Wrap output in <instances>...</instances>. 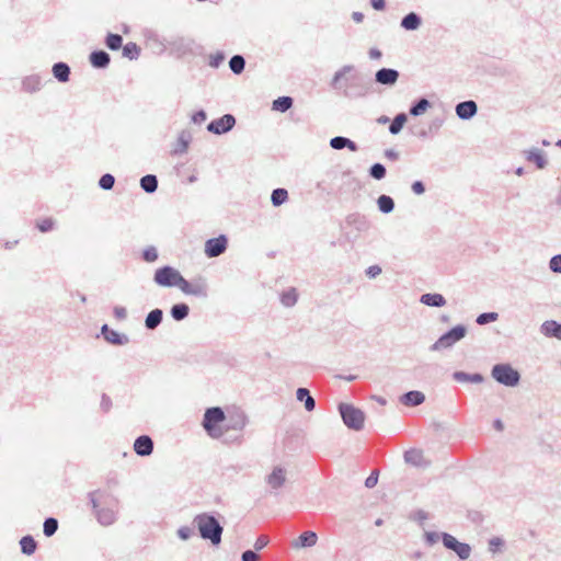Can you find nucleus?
<instances>
[{
	"mask_svg": "<svg viewBox=\"0 0 561 561\" xmlns=\"http://www.w3.org/2000/svg\"><path fill=\"white\" fill-rule=\"evenodd\" d=\"M195 522L199 534L204 539L210 540L214 545L220 543L222 527L215 517L202 514L195 518Z\"/></svg>",
	"mask_w": 561,
	"mask_h": 561,
	"instance_id": "obj_1",
	"label": "nucleus"
},
{
	"mask_svg": "<svg viewBox=\"0 0 561 561\" xmlns=\"http://www.w3.org/2000/svg\"><path fill=\"white\" fill-rule=\"evenodd\" d=\"M226 416L220 408L207 409L204 414L203 426L207 434L213 438H219L224 435L221 424Z\"/></svg>",
	"mask_w": 561,
	"mask_h": 561,
	"instance_id": "obj_2",
	"label": "nucleus"
},
{
	"mask_svg": "<svg viewBox=\"0 0 561 561\" xmlns=\"http://www.w3.org/2000/svg\"><path fill=\"white\" fill-rule=\"evenodd\" d=\"M340 412L345 425L352 430L359 431L364 426L365 414L362 410L352 404L343 403L340 405Z\"/></svg>",
	"mask_w": 561,
	"mask_h": 561,
	"instance_id": "obj_3",
	"label": "nucleus"
},
{
	"mask_svg": "<svg viewBox=\"0 0 561 561\" xmlns=\"http://www.w3.org/2000/svg\"><path fill=\"white\" fill-rule=\"evenodd\" d=\"M181 273L172 266H163L154 273V282L163 287H179L183 280Z\"/></svg>",
	"mask_w": 561,
	"mask_h": 561,
	"instance_id": "obj_4",
	"label": "nucleus"
},
{
	"mask_svg": "<svg viewBox=\"0 0 561 561\" xmlns=\"http://www.w3.org/2000/svg\"><path fill=\"white\" fill-rule=\"evenodd\" d=\"M492 376L505 386H515L519 380V374L510 365H495L492 369Z\"/></svg>",
	"mask_w": 561,
	"mask_h": 561,
	"instance_id": "obj_5",
	"label": "nucleus"
},
{
	"mask_svg": "<svg viewBox=\"0 0 561 561\" xmlns=\"http://www.w3.org/2000/svg\"><path fill=\"white\" fill-rule=\"evenodd\" d=\"M466 329L462 325L453 328L449 332L442 335L437 342L433 345V350H442L451 346L454 343L465 336Z\"/></svg>",
	"mask_w": 561,
	"mask_h": 561,
	"instance_id": "obj_6",
	"label": "nucleus"
},
{
	"mask_svg": "<svg viewBox=\"0 0 561 561\" xmlns=\"http://www.w3.org/2000/svg\"><path fill=\"white\" fill-rule=\"evenodd\" d=\"M234 125V116L231 114H225L220 118L211 121L207 126V130L215 135H221L231 130Z\"/></svg>",
	"mask_w": 561,
	"mask_h": 561,
	"instance_id": "obj_7",
	"label": "nucleus"
},
{
	"mask_svg": "<svg viewBox=\"0 0 561 561\" xmlns=\"http://www.w3.org/2000/svg\"><path fill=\"white\" fill-rule=\"evenodd\" d=\"M443 543L446 548L455 551L460 559H468L470 557V546L468 543L459 542L454 536L449 534L443 535Z\"/></svg>",
	"mask_w": 561,
	"mask_h": 561,
	"instance_id": "obj_8",
	"label": "nucleus"
},
{
	"mask_svg": "<svg viewBox=\"0 0 561 561\" xmlns=\"http://www.w3.org/2000/svg\"><path fill=\"white\" fill-rule=\"evenodd\" d=\"M227 243V238L224 234L211 238L205 243V254L208 257H217L226 251Z\"/></svg>",
	"mask_w": 561,
	"mask_h": 561,
	"instance_id": "obj_9",
	"label": "nucleus"
},
{
	"mask_svg": "<svg viewBox=\"0 0 561 561\" xmlns=\"http://www.w3.org/2000/svg\"><path fill=\"white\" fill-rule=\"evenodd\" d=\"M399 71L392 68H381L375 73V80L377 83L392 87L399 79Z\"/></svg>",
	"mask_w": 561,
	"mask_h": 561,
	"instance_id": "obj_10",
	"label": "nucleus"
},
{
	"mask_svg": "<svg viewBox=\"0 0 561 561\" xmlns=\"http://www.w3.org/2000/svg\"><path fill=\"white\" fill-rule=\"evenodd\" d=\"M455 111H456V115L460 119L467 121V119L472 118L477 114L478 105L472 100L463 101L456 105Z\"/></svg>",
	"mask_w": 561,
	"mask_h": 561,
	"instance_id": "obj_11",
	"label": "nucleus"
},
{
	"mask_svg": "<svg viewBox=\"0 0 561 561\" xmlns=\"http://www.w3.org/2000/svg\"><path fill=\"white\" fill-rule=\"evenodd\" d=\"M180 289L184 294L194 296H206L207 286L204 282H188L185 278H183Z\"/></svg>",
	"mask_w": 561,
	"mask_h": 561,
	"instance_id": "obj_12",
	"label": "nucleus"
},
{
	"mask_svg": "<svg viewBox=\"0 0 561 561\" xmlns=\"http://www.w3.org/2000/svg\"><path fill=\"white\" fill-rule=\"evenodd\" d=\"M167 43L170 48L181 53L191 50L193 46V41L184 36H172Z\"/></svg>",
	"mask_w": 561,
	"mask_h": 561,
	"instance_id": "obj_13",
	"label": "nucleus"
},
{
	"mask_svg": "<svg viewBox=\"0 0 561 561\" xmlns=\"http://www.w3.org/2000/svg\"><path fill=\"white\" fill-rule=\"evenodd\" d=\"M152 449L153 443L149 436H139L134 443V450L139 456H149Z\"/></svg>",
	"mask_w": 561,
	"mask_h": 561,
	"instance_id": "obj_14",
	"label": "nucleus"
},
{
	"mask_svg": "<svg viewBox=\"0 0 561 561\" xmlns=\"http://www.w3.org/2000/svg\"><path fill=\"white\" fill-rule=\"evenodd\" d=\"M286 481V470L280 467H275L267 476L266 482L272 489L280 488Z\"/></svg>",
	"mask_w": 561,
	"mask_h": 561,
	"instance_id": "obj_15",
	"label": "nucleus"
},
{
	"mask_svg": "<svg viewBox=\"0 0 561 561\" xmlns=\"http://www.w3.org/2000/svg\"><path fill=\"white\" fill-rule=\"evenodd\" d=\"M524 157L528 162L536 164L538 169H543L547 165V160L543 152L538 148H531L524 151Z\"/></svg>",
	"mask_w": 561,
	"mask_h": 561,
	"instance_id": "obj_16",
	"label": "nucleus"
},
{
	"mask_svg": "<svg viewBox=\"0 0 561 561\" xmlns=\"http://www.w3.org/2000/svg\"><path fill=\"white\" fill-rule=\"evenodd\" d=\"M90 62L94 68H106L111 61L110 55L105 50H95L90 54Z\"/></svg>",
	"mask_w": 561,
	"mask_h": 561,
	"instance_id": "obj_17",
	"label": "nucleus"
},
{
	"mask_svg": "<svg viewBox=\"0 0 561 561\" xmlns=\"http://www.w3.org/2000/svg\"><path fill=\"white\" fill-rule=\"evenodd\" d=\"M330 146L335 150H342L344 148H347L353 152L357 151L358 149L357 145L353 140L343 136H336L331 138Z\"/></svg>",
	"mask_w": 561,
	"mask_h": 561,
	"instance_id": "obj_18",
	"label": "nucleus"
},
{
	"mask_svg": "<svg viewBox=\"0 0 561 561\" xmlns=\"http://www.w3.org/2000/svg\"><path fill=\"white\" fill-rule=\"evenodd\" d=\"M422 24L421 16L415 12H410L401 20V27L407 31H416Z\"/></svg>",
	"mask_w": 561,
	"mask_h": 561,
	"instance_id": "obj_19",
	"label": "nucleus"
},
{
	"mask_svg": "<svg viewBox=\"0 0 561 561\" xmlns=\"http://www.w3.org/2000/svg\"><path fill=\"white\" fill-rule=\"evenodd\" d=\"M102 333L105 340L112 344L122 345L128 342V337L114 330H111L107 325L102 327Z\"/></svg>",
	"mask_w": 561,
	"mask_h": 561,
	"instance_id": "obj_20",
	"label": "nucleus"
},
{
	"mask_svg": "<svg viewBox=\"0 0 561 561\" xmlns=\"http://www.w3.org/2000/svg\"><path fill=\"white\" fill-rule=\"evenodd\" d=\"M318 536L313 531L302 533L293 543L295 548L312 547L317 543Z\"/></svg>",
	"mask_w": 561,
	"mask_h": 561,
	"instance_id": "obj_21",
	"label": "nucleus"
},
{
	"mask_svg": "<svg viewBox=\"0 0 561 561\" xmlns=\"http://www.w3.org/2000/svg\"><path fill=\"white\" fill-rule=\"evenodd\" d=\"M545 335L561 340V324L554 320H548L541 325Z\"/></svg>",
	"mask_w": 561,
	"mask_h": 561,
	"instance_id": "obj_22",
	"label": "nucleus"
},
{
	"mask_svg": "<svg viewBox=\"0 0 561 561\" xmlns=\"http://www.w3.org/2000/svg\"><path fill=\"white\" fill-rule=\"evenodd\" d=\"M23 90L30 93L38 91L42 87V78L38 75L25 77L22 81Z\"/></svg>",
	"mask_w": 561,
	"mask_h": 561,
	"instance_id": "obj_23",
	"label": "nucleus"
},
{
	"mask_svg": "<svg viewBox=\"0 0 561 561\" xmlns=\"http://www.w3.org/2000/svg\"><path fill=\"white\" fill-rule=\"evenodd\" d=\"M53 75L60 82L69 80L70 67L65 62H56L53 66Z\"/></svg>",
	"mask_w": 561,
	"mask_h": 561,
	"instance_id": "obj_24",
	"label": "nucleus"
},
{
	"mask_svg": "<svg viewBox=\"0 0 561 561\" xmlns=\"http://www.w3.org/2000/svg\"><path fill=\"white\" fill-rule=\"evenodd\" d=\"M420 301L431 307H442L446 304L444 296L436 293L422 295Z\"/></svg>",
	"mask_w": 561,
	"mask_h": 561,
	"instance_id": "obj_25",
	"label": "nucleus"
},
{
	"mask_svg": "<svg viewBox=\"0 0 561 561\" xmlns=\"http://www.w3.org/2000/svg\"><path fill=\"white\" fill-rule=\"evenodd\" d=\"M425 397L420 391H410L401 398V402L408 407L419 405L424 401Z\"/></svg>",
	"mask_w": 561,
	"mask_h": 561,
	"instance_id": "obj_26",
	"label": "nucleus"
},
{
	"mask_svg": "<svg viewBox=\"0 0 561 561\" xmlns=\"http://www.w3.org/2000/svg\"><path fill=\"white\" fill-rule=\"evenodd\" d=\"M140 187L146 193H154L158 188V179L153 174H147L140 179Z\"/></svg>",
	"mask_w": 561,
	"mask_h": 561,
	"instance_id": "obj_27",
	"label": "nucleus"
},
{
	"mask_svg": "<svg viewBox=\"0 0 561 561\" xmlns=\"http://www.w3.org/2000/svg\"><path fill=\"white\" fill-rule=\"evenodd\" d=\"M354 71V67L352 65L343 66L340 70H337L332 79L331 85L333 89L342 88V79L345 78L347 73Z\"/></svg>",
	"mask_w": 561,
	"mask_h": 561,
	"instance_id": "obj_28",
	"label": "nucleus"
},
{
	"mask_svg": "<svg viewBox=\"0 0 561 561\" xmlns=\"http://www.w3.org/2000/svg\"><path fill=\"white\" fill-rule=\"evenodd\" d=\"M297 400L304 401L305 408L307 411H312L314 409V399L310 396L309 390L306 388H299L297 390Z\"/></svg>",
	"mask_w": 561,
	"mask_h": 561,
	"instance_id": "obj_29",
	"label": "nucleus"
},
{
	"mask_svg": "<svg viewBox=\"0 0 561 561\" xmlns=\"http://www.w3.org/2000/svg\"><path fill=\"white\" fill-rule=\"evenodd\" d=\"M431 107V103L427 99L421 98L411 107L410 114L412 116H420Z\"/></svg>",
	"mask_w": 561,
	"mask_h": 561,
	"instance_id": "obj_30",
	"label": "nucleus"
},
{
	"mask_svg": "<svg viewBox=\"0 0 561 561\" xmlns=\"http://www.w3.org/2000/svg\"><path fill=\"white\" fill-rule=\"evenodd\" d=\"M378 208L383 214H389L394 208V202L392 197L388 195H380L377 199Z\"/></svg>",
	"mask_w": 561,
	"mask_h": 561,
	"instance_id": "obj_31",
	"label": "nucleus"
},
{
	"mask_svg": "<svg viewBox=\"0 0 561 561\" xmlns=\"http://www.w3.org/2000/svg\"><path fill=\"white\" fill-rule=\"evenodd\" d=\"M293 106V99L290 96H279L273 101V110L278 112H286Z\"/></svg>",
	"mask_w": 561,
	"mask_h": 561,
	"instance_id": "obj_32",
	"label": "nucleus"
},
{
	"mask_svg": "<svg viewBox=\"0 0 561 561\" xmlns=\"http://www.w3.org/2000/svg\"><path fill=\"white\" fill-rule=\"evenodd\" d=\"M408 117L404 113H400L398 114L391 122L390 126H389V131L390 134L392 135H398L402 128H403V125L405 124Z\"/></svg>",
	"mask_w": 561,
	"mask_h": 561,
	"instance_id": "obj_33",
	"label": "nucleus"
},
{
	"mask_svg": "<svg viewBox=\"0 0 561 561\" xmlns=\"http://www.w3.org/2000/svg\"><path fill=\"white\" fill-rule=\"evenodd\" d=\"M298 300V294L296 288H289L285 290L280 296V302L286 307H293Z\"/></svg>",
	"mask_w": 561,
	"mask_h": 561,
	"instance_id": "obj_34",
	"label": "nucleus"
},
{
	"mask_svg": "<svg viewBox=\"0 0 561 561\" xmlns=\"http://www.w3.org/2000/svg\"><path fill=\"white\" fill-rule=\"evenodd\" d=\"M288 199V192L285 188H275L271 195V202L274 206H280Z\"/></svg>",
	"mask_w": 561,
	"mask_h": 561,
	"instance_id": "obj_35",
	"label": "nucleus"
},
{
	"mask_svg": "<svg viewBox=\"0 0 561 561\" xmlns=\"http://www.w3.org/2000/svg\"><path fill=\"white\" fill-rule=\"evenodd\" d=\"M229 67L233 73L239 75L244 70L245 60L241 55H234L229 60Z\"/></svg>",
	"mask_w": 561,
	"mask_h": 561,
	"instance_id": "obj_36",
	"label": "nucleus"
},
{
	"mask_svg": "<svg viewBox=\"0 0 561 561\" xmlns=\"http://www.w3.org/2000/svg\"><path fill=\"white\" fill-rule=\"evenodd\" d=\"M123 38L118 34L110 33L106 36L105 44L111 50H117L122 47Z\"/></svg>",
	"mask_w": 561,
	"mask_h": 561,
	"instance_id": "obj_37",
	"label": "nucleus"
},
{
	"mask_svg": "<svg viewBox=\"0 0 561 561\" xmlns=\"http://www.w3.org/2000/svg\"><path fill=\"white\" fill-rule=\"evenodd\" d=\"M21 549L26 554H32L36 549V542L31 536H25L20 541Z\"/></svg>",
	"mask_w": 561,
	"mask_h": 561,
	"instance_id": "obj_38",
	"label": "nucleus"
},
{
	"mask_svg": "<svg viewBox=\"0 0 561 561\" xmlns=\"http://www.w3.org/2000/svg\"><path fill=\"white\" fill-rule=\"evenodd\" d=\"M386 168L381 163H375L369 168V175L375 180H382L386 176Z\"/></svg>",
	"mask_w": 561,
	"mask_h": 561,
	"instance_id": "obj_39",
	"label": "nucleus"
},
{
	"mask_svg": "<svg viewBox=\"0 0 561 561\" xmlns=\"http://www.w3.org/2000/svg\"><path fill=\"white\" fill-rule=\"evenodd\" d=\"M139 53H140V49L135 43H127L123 47V55L129 59L138 58Z\"/></svg>",
	"mask_w": 561,
	"mask_h": 561,
	"instance_id": "obj_40",
	"label": "nucleus"
},
{
	"mask_svg": "<svg viewBox=\"0 0 561 561\" xmlns=\"http://www.w3.org/2000/svg\"><path fill=\"white\" fill-rule=\"evenodd\" d=\"M114 184L115 178L110 173L103 174L99 180V186L105 191L113 188Z\"/></svg>",
	"mask_w": 561,
	"mask_h": 561,
	"instance_id": "obj_41",
	"label": "nucleus"
},
{
	"mask_svg": "<svg viewBox=\"0 0 561 561\" xmlns=\"http://www.w3.org/2000/svg\"><path fill=\"white\" fill-rule=\"evenodd\" d=\"M142 259L144 261L148 263H152L158 260V250L156 247L150 245L147 247L142 252Z\"/></svg>",
	"mask_w": 561,
	"mask_h": 561,
	"instance_id": "obj_42",
	"label": "nucleus"
},
{
	"mask_svg": "<svg viewBox=\"0 0 561 561\" xmlns=\"http://www.w3.org/2000/svg\"><path fill=\"white\" fill-rule=\"evenodd\" d=\"M188 136L182 133L178 138V147L174 149V153H184L188 147Z\"/></svg>",
	"mask_w": 561,
	"mask_h": 561,
	"instance_id": "obj_43",
	"label": "nucleus"
},
{
	"mask_svg": "<svg viewBox=\"0 0 561 561\" xmlns=\"http://www.w3.org/2000/svg\"><path fill=\"white\" fill-rule=\"evenodd\" d=\"M92 503H93V507L96 511L101 522L103 524H111L112 520H113V513L112 512H106L104 514H101V512L99 511V505H100L99 501L96 499H93Z\"/></svg>",
	"mask_w": 561,
	"mask_h": 561,
	"instance_id": "obj_44",
	"label": "nucleus"
},
{
	"mask_svg": "<svg viewBox=\"0 0 561 561\" xmlns=\"http://www.w3.org/2000/svg\"><path fill=\"white\" fill-rule=\"evenodd\" d=\"M57 527L58 523L55 518H47L44 522V534L49 537L56 533Z\"/></svg>",
	"mask_w": 561,
	"mask_h": 561,
	"instance_id": "obj_45",
	"label": "nucleus"
},
{
	"mask_svg": "<svg viewBox=\"0 0 561 561\" xmlns=\"http://www.w3.org/2000/svg\"><path fill=\"white\" fill-rule=\"evenodd\" d=\"M36 227L41 232H48L54 229L55 221L51 218H45L43 220L37 221Z\"/></svg>",
	"mask_w": 561,
	"mask_h": 561,
	"instance_id": "obj_46",
	"label": "nucleus"
},
{
	"mask_svg": "<svg viewBox=\"0 0 561 561\" xmlns=\"http://www.w3.org/2000/svg\"><path fill=\"white\" fill-rule=\"evenodd\" d=\"M190 308L186 304H176L171 308V316H187Z\"/></svg>",
	"mask_w": 561,
	"mask_h": 561,
	"instance_id": "obj_47",
	"label": "nucleus"
},
{
	"mask_svg": "<svg viewBox=\"0 0 561 561\" xmlns=\"http://www.w3.org/2000/svg\"><path fill=\"white\" fill-rule=\"evenodd\" d=\"M225 60V55L221 51H217L209 56V66L213 68H218L222 61Z\"/></svg>",
	"mask_w": 561,
	"mask_h": 561,
	"instance_id": "obj_48",
	"label": "nucleus"
},
{
	"mask_svg": "<svg viewBox=\"0 0 561 561\" xmlns=\"http://www.w3.org/2000/svg\"><path fill=\"white\" fill-rule=\"evenodd\" d=\"M549 268L553 273L561 274V254L553 255L549 261Z\"/></svg>",
	"mask_w": 561,
	"mask_h": 561,
	"instance_id": "obj_49",
	"label": "nucleus"
},
{
	"mask_svg": "<svg viewBox=\"0 0 561 561\" xmlns=\"http://www.w3.org/2000/svg\"><path fill=\"white\" fill-rule=\"evenodd\" d=\"M270 540H268V537L265 536V535H261L260 537H257V539L255 540L254 542V548L256 550H261L263 548H265L267 545H268Z\"/></svg>",
	"mask_w": 561,
	"mask_h": 561,
	"instance_id": "obj_50",
	"label": "nucleus"
},
{
	"mask_svg": "<svg viewBox=\"0 0 561 561\" xmlns=\"http://www.w3.org/2000/svg\"><path fill=\"white\" fill-rule=\"evenodd\" d=\"M381 274V267L379 265H371L366 270V275L369 278H376Z\"/></svg>",
	"mask_w": 561,
	"mask_h": 561,
	"instance_id": "obj_51",
	"label": "nucleus"
},
{
	"mask_svg": "<svg viewBox=\"0 0 561 561\" xmlns=\"http://www.w3.org/2000/svg\"><path fill=\"white\" fill-rule=\"evenodd\" d=\"M207 118V114L204 110H199L197 111L193 116H192V121L193 123L195 124H202L206 121Z\"/></svg>",
	"mask_w": 561,
	"mask_h": 561,
	"instance_id": "obj_52",
	"label": "nucleus"
},
{
	"mask_svg": "<svg viewBox=\"0 0 561 561\" xmlns=\"http://www.w3.org/2000/svg\"><path fill=\"white\" fill-rule=\"evenodd\" d=\"M242 561H259V556L252 550H247L242 553Z\"/></svg>",
	"mask_w": 561,
	"mask_h": 561,
	"instance_id": "obj_53",
	"label": "nucleus"
},
{
	"mask_svg": "<svg viewBox=\"0 0 561 561\" xmlns=\"http://www.w3.org/2000/svg\"><path fill=\"white\" fill-rule=\"evenodd\" d=\"M412 191L416 194V195H421L425 192V186L423 184V182L421 181H415L412 186H411Z\"/></svg>",
	"mask_w": 561,
	"mask_h": 561,
	"instance_id": "obj_54",
	"label": "nucleus"
},
{
	"mask_svg": "<svg viewBox=\"0 0 561 561\" xmlns=\"http://www.w3.org/2000/svg\"><path fill=\"white\" fill-rule=\"evenodd\" d=\"M378 482L377 473L373 472L365 481L367 488H374Z\"/></svg>",
	"mask_w": 561,
	"mask_h": 561,
	"instance_id": "obj_55",
	"label": "nucleus"
},
{
	"mask_svg": "<svg viewBox=\"0 0 561 561\" xmlns=\"http://www.w3.org/2000/svg\"><path fill=\"white\" fill-rule=\"evenodd\" d=\"M162 318H146V325L148 329H154L161 322Z\"/></svg>",
	"mask_w": 561,
	"mask_h": 561,
	"instance_id": "obj_56",
	"label": "nucleus"
},
{
	"mask_svg": "<svg viewBox=\"0 0 561 561\" xmlns=\"http://www.w3.org/2000/svg\"><path fill=\"white\" fill-rule=\"evenodd\" d=\"M370 4L377 11H381L386 7L385 0H370Z\"/></svg>",
	"mask_w": 561,
	"mask_h": 561,
	"instance_id": "obj_57",
	"label": "nucleus"
},
{
	"mask_svg": "<svg viewBox=\"0 0 561 561\" xmlns=\"http://www.w3.org/2000/svg\"><path fill=\"white\" fill-rule=\"evenodd\" d=\"M385 156L394 161L399 159V153L393 149L386 150Z\"/></svg>",
	"mask_w": 561,
	"mask_h": 561,
	"instance_id": "obj_58",
	"label": "nucleus"
},
{
	"mask_svg": "<svg viewBox=\"0 0 561 561\" xmlns=\"http://www.w3.org/2000/svg\"><path fill=\"white\" fill-rule=\"evenodd\" d=\"M370 59H379L381 57V51L378 48H371L369 50Z\"/></svg>",
	"mask_w": 561,
	"mask_h": 561,
	"instance_id": "obj_59",
	"label": "nucleus"
},
{
	"mask_svg": "<svg viewBox=\"0 0 561 561\" xmlns=\"http://www.w3.org/2000/svg\"><path fill=\"white\" fill-rule=\"evenodd\" d=\"M352 18L356 23H360L364 20V14L362 12H354Z\"/></svg>",
	"mask_w": 561,
	"mask_h": 561,
	"instance_id": "obj_60",
	"label": "nucleus"
},
{
	"mask_svg": "<svg viewBox=\"0 0 561 561\" xmlns=\"http://www.w3.org/2000/svg\"><path fill=\"white\" fill-rule=\"evenodd\" d=\"M114 316H126V309L124 307H115Z\"/></svg>",
	"mask_w": 561,
	"mask_h": 561,
	"instance_id": "obj_61",
	"label": "nucleus"
},
{
	"mask_svg": "<svg viewBox=\"0 0 561 561\" xmlns=\"http://www.w3.org/2000/svg\"><path fill=\"white\" fill-rule=\"evenodd\" d=\"M188 534H190V529L188 528H182L179 530V535L182 539H187L188 538Z\"/></svg>",
	"mask_w": 561,
	"mask_h": 561,
	"instance_id": "obj_62",
	"label": "nucleus"
},
{
	"mask_svg": "<svg viewBox=\"0 0 561 561\" xmlns=\"http://www.w3.org/2000/svg\"><path fill=\"white\" fill-rule=\"evenodd\" d=\"M147 316H156V317L163 316V311L159 308H156V309H152L151 311H149Z\"/></svg>",
	"mask_w": 561,
	"mask_h": 561,
	"instance_id": "obj_63",
	"label": "nucleus"
},
{
	"mask_svg": "<svg viewBox=\"0 0 561 561\" xmlns=\"http://www.w3.org/2000/svg\"><path fill=\"white\" fill-rule=\"evenodd\" d=\"M496 318H477V322L479 324H485L488 323L489 321H492V320H495Z\"/></svg>",
	"mask_w": 561,
	"mask_h": 561,
	"instance_id": "obj_64",
	"label": "nucleus"
}]
</instances>
